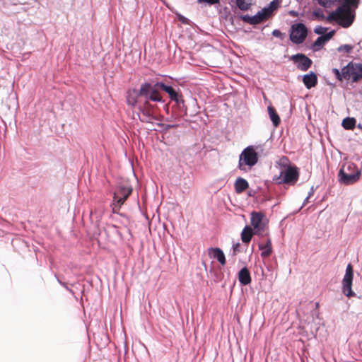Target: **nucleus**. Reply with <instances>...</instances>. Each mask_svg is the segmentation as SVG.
Listing matches in <instances>:
<instances>
[{
	"label": "nucleus",
	"mask_w": 362,
	"mask_h": 362,
	"mask_svg": "<svg viewBox=\"0 0 362 362\" xmlns=\"http://www.w3.org/2000/svg\"><path fill=\"white\" fill-rule=\"evenodd\" d=\"M160 90L166 93L170 100L173 101L182 95V91L176 84H170L163 81L144 82L141 84L139 90L134 91L135 95L146 96L152 102L164 103L165 100L160 93Z\"/></svg>",
	"instance_id": "nucleus-1"
},
{
	"label": "nucleus",
	"mask_w": 362,
	"mask_h": 362,
	"mask_svg": "<svg viewBox=\"0 0 362 362\" xmlns=\"http://www.w3.org/2000/svg\"><path fill=\"white\" fill-rule=\"evenodd\" d=\"M139 88H132L127 91V103L131 107H137L139 114H141L140 120L143 122H151L154 119L153 105L150 102L152 101L146 96L135 95L134 91L138 92Z\"/></svg>",
	"instance_id": "nucleus-2"
},
{
	"label": "nucleus",
	"mask_w": 362,
	"mask_h": 362,
	"mask_svg": "<svg viewBox=\"0 0 362 362\" xmlns=\"http://www.w3.org/2000/svg\"><path fill=\"white\" fill-rule=\"evenodd\" d=\"M355 14L349 4H342L327 17V21H337L343 28H349L354 21Z\"/></svg>",
	"instance_id": "nucleus-3"
},
{
	"label": "nucleus",
	"mask_w": 362,
	"mask_h": 362,
	"mask_svg": "<svg viewBox=\"0 0 362 362\" xmlns=\"http://www.w3.org/2000/svg\"><path fill=\"white\" fill-rule=\"evenodd\" d=\"M361 175V172L356 164L346 163L342 165L338 173L339 182L345 185L356 182Z\"/></svg>",
	"instance_id": "nucleus-4"
},
{
	"label": "nucleus",
	"mask_w": 362,
	"mask_h": 362,
	"mask_svg": "<svg viewBox=\"0 0 362 362\" xmlns=\"http://www.w3.org/2000/svg\"><path fill=\"white\" fill-rule=\"evenodd\" d=\"M258 162V154L254 146L244 148L239 156L238 168L242 171H247L246 166L250 169Z\"/></svg>",
	"instance_id": "nucleus-5"
},
{
	"label": "nucleus",
	"mask_w": 362,
	"mask_h": 362,
	"mask_svg": "<svg viewBox=\"0 0 362 362\" xmlns=\"http://www.w3.org/2000/svg\"><path fill=\"white\" fill-rule=\"evenodd\" d=\"M175 104L172 106L170 117L166 120L168 122L180 121L187 115V107L183 98V95L173 100Z\"/></svg>",
	"instance_id": "nucleus-6"
},
{
	"label": "nucleus",
	"mask_w": 362,
	"mask_h": 362,
	"mask_svg": "<svg viewBox=\"0 0 362 362\" xmlns=\"http://www.w3.org/2000/svg\"><path fill=\"white\" fill-rule=\"evenodd\" d=\"M308 35V28L303 23H296L291 25L290 29V40L296 44L303 43Z\"/></svg>",
	"instance_id": "nucleus-7"
},
{
	"label": "nucleus",
	"mask_w": 362,
	"mask_h": 362,
	"mask_svg": "<svg viewBox=\"0 0 362 362\" xmlns=\"http://www.w3.org/2000/svg\"><path fill=\"white\" fill-rule=\"evenodd\" d=\"M281 171L279 183L294 185L299 177L298 168L295 165H284Z\"/></svg>",
	"instance_id": "nucleus-8"
},
{
	"label": "nucleus",
	"mask_w": 362,
	"mask_h": 362,
	"mask_svg": "<svg viewBox=\"0 0 362 362\" xmlns=\"http://www.w3.org/2000/svg\"><path fill=\"white\" fill-rule=\"evenodd\" d=\"M354 279V269L351 264L346 266L345 274L341 282V291L344 295L348 298L354 297L356 293L352 290V283Z\"/></svg>",
	"instance_id": "nucleus-9"
},
{
	"label": "nucleus",
	"mask_w": 362,
	"mask_h": 362,
	"mask_svg": "<svg viewBox=\"0 0 362 362\" xmlns=\"http://www.w3.org/2000/svg\"><path fill=\"white\" fill-rule=\"evenodd\" d=\"M346 74V80H351L356 83L362 79V64L351 62L344 66Z\"/></svg>",
	"instance_id": "nucleus-10"
},
{
	"label": "nucleus",
	"mask_w": 362,
	"mask_h": 362,
	"mask_svg": "<svg viewBox=\"0 0 362 362\" xmlns=\"http://www.w3.org/2000/svg\"><path fill=\"white\" fill-rule=\"evenodd\" d=\"M264 218V214L262 212H252L251 224L253 226L255 235H262L264 233L267 224L263 221Z\"/></svg>",
	"instance_id": "nucleus-11"
},
{
	"label": "nucleus",
	"mask_w": 362,
	"mask_h": 362,
	"mask_svg": "<svg viewBox=\"0 0 362 362\" xmlns=\"http://www.w3.org/2000/svg\"><path fill=\"white\" fill-rule=\"evenodd\" d=\"M290 59L294 63L297 69L302 71H308L312 66L313 61L305 54L298 53L292 55Z\"/></svg>",
	"instance_id": "nucleus-12"
},
{
	"label": "nucleus",
	"mask_w": 362,
	"mask_h": 362,
	"mask_svg": "<svg viewBox=\"0 0 362 362\" xmlns=\"http://www.w3.org/2000/svg\"><path fill=\"white\" fill-rule=\"evenodd\" d=\"M209 255L211 258L217 259V261L221 264L225 265L226 260L225 255L221 249L219 247H210L208 250Z\"/></svg>",
	"instance_id": "nucleus-13"
},
{
	"label": "nucleus",
	"mask_w": 362,
	"mask_h": 362,
	"mask_svg": "<svg viewBox=\"0 0 362 362\" xmlns=\"http://www.w3.org/2000/svg\"><path fill=\"white\" fill-rule=\"evenodd\" d=\"M303 82L308 89L315 87L317 84V74L313 71H310L309 74H305L303 76Z\"/></svg>",
	"instance_id": "nucleus-14"
},
{
	"label": "nucleus",
	"mask_w": 362,
	"mask_h": 362,
	"mask_svg": "<svg viewBox=\"0 0 362 362\" xmlns=\"http://www.w3.org/2000/svg\"><path fill=\"white\" fill-rule=\"evenodd\" d=\"M238 280L240 284L243 286H247L251 283L252 279L250 273L247 267H243L239 271Z\"/></svg>",
	"instance_id": "nucleus-15"
},
{
	"label": "nucleus",
	"mask_w": 362,
	"mask_h": 362,
	"mask_svg": "<svg viewBox=\"0 0 362 362\" xmlns=\"http://www.w3.org/2000/svg\"><path fill=\"white\" fill-rule=\"evenodd\" d=\"M234 187L235 192L238 194H240L245 191L249 187V184L245 179L239 177L236 179L234 183Z\"/></svg>",
	"instance_id": "nucleus-16"
},
{
	"label": "nucleus",
	"mask_w": 362,
	"mask_h": 362,
	"mask_svg": "<svg viewBox=\"0 0 362 362\" xmlns=\"http://www.w3.org/2000/svg\"><path fill=\"white\" fill-rule=\"evenodd\" d=\"M259 250H262L261 256L262 257H269L272 252L271 239L268 238L264 245L262 243L259 244Z\"/></svg>",
	"instance_id": "nucleus-17"
},
{
	"label": "nucleus",
	"mask_w": 362,
	"mask_h": 362,
	"mask_svg": "<svg viewBox=\"0 0 362 362\" xmlns=\"http://www.w3.org/2000/svg\"><path fill=\"white\" fill-rule=\"evenodd\" d=\"M254 231L255 230L252 227L246 226L241 233L242 241L245 244H248L250 242L252 235H255Z\"/></svg>",
	"instance_id": "nucleus-18"
},
{
	"label": "nucleus",
	"mask_w": 362,
	"mask_h": 362,
	"mask_svg": "<svg viewBox=\"0 0 362 362\" xmlns=\"http://www.w3.org/2000/svg\"><path fill=\"white\" fill-rule=\"evenodd\" d=\"M132 192V188L120 186L118 189L114 193V198H117V196L121 197L122 199H127Z\"/></svg>",
	"instance_id": "nucleus-19"
},
{
	"label": "nucleus",
	"mask_w": 362,
	"mask_h": 362,
	"mask_svg": "<svg viewBox=\"0 0 362 362\" xmlns=\"http://www.w3.org/2000/svg\"><path fill=\"white\" fill-rule=\"evenodd\" d=\"M269 18L268 13H266L265 10L262 9L258 11L255 15L252 16V25L259 24Z\"/></svg>",
	"instance_id": "nucleus-20"
},
{
	"label": "nucleus",
	"mask_w": 362,
	"mask_h": 362,
	"mask_svg": "<svg viewBox=\"0 0 362 362\" xmlns=\"http://www.w3.org/2000/svg\"><path fill=\"white\" fill-rule=\"evenodd\" d=\"M267 110H268V113H269L270 119L272 120L274 126V127L279 126V124H280L281 119H280L279 115L276 112V110L274 109V107H273L272 105H269L267 107Z\"/></svg>",
	"instance_id": "nucleus-21"
},
{
	"label": "nucleus",
	"mask_w": 362,
	"mask_h": 362,
	"mask_svg": "<svg viewBox=\"0 0 362 362\" xmlns=\"http://www.w3.org/2000/svg\"><path fill=\"white\" fill-rule=\"evenodd\" d=\"M326 42L322 36L318 37L311 46V49L314 52L320 51L325 45Z\"/></svg>",
	"instance_id": "nucleus-22"
},
{
	"label": "nucleus",
	"mask_w": 362,
	"mask_h": 362,
	"mask_svg": "<svg viewBox=\"0 0 362 362\" xmlns=\"http://www.w3.org/2000/svg\"><path fill=\"white\" fill-rule=\"evenodd\" d=\"M356 120L354 117H346L342 121V127L345 129H353L356 126Z\"/></svg>",
	"instance_id": "nucleus-23"
},
{
	"label": "nucleus",
	"mask_w": 362,
	"mask_h": 362,
	"mask_svg": "<svg viewBox=\"0 0 362 362\" xmlns=\"http://www.w3.org/2000/svg\"><path fill=\"white\" fill-rule=\"evenodd\" d=\"M279 3L280 2L279 0H273L272 1L270 2L267 8H263L264 10H265L266 13H268L269 17L272 15L274 11L278 8Z\"/></svg>",
	"instance_id": "nucleus-24"
},
{
	"label": "nucleus",
	"mask_w": 362,
	"mask_h": 362,
	"mask_svg": "<svg viewBox=\"0 0 362 362\" xmlns=\"http://www.w3.org/2000/svg\"><path fill=\"white\" fill-rule=\"evenodd\" d=\"M332 72L334 74L336 78L339 81H343L344 79L346 80V74L344 70V67L339 71L338 69H333Z\"/></svg>",
	"instance_id": "nucleus-25"
},
{
	"label": "nucleus",
	"mask_w": 362,
	"mask_h": 362,
	"mask_svg": "<svg viewBox=\"0 0 362 362\" xmlns=\"http://www.w3.org/2000/svg\"><path fill=\"white\" fill-rule=\"evenodd\" d=\"M127 199H122L121 197L119 196H117V198H114V201L115 202L113 205V211L114 212H116V209H119L121 206L124 203V202L126 201Z\"/></svg>",
	"instance_id": "nucleus-26"
},
{
	"label": "nucleus",
	"mask_w": 362,
	"mask_h": 362,
	"mask_svg": "<svg viewBox=\"0 0 362 362\" xmlns=\"http://www.w3.org/2000/svg\"><path fill=\"white\" fill-rule=\"evenodd\" d=\"M236 4L237 6L241 10V11H247L250 7V4L246 3L245 0H236Z\"/></svg>",
	"instance_id": "nucleus-27"
},
{
	"label": "nucleus",
	"mask_w": 362,
	"mask_h": 362,
	"mask_svg": "<svg viewBox=\"0 0 362 362\" xmlns=\"http://www.w3.org/2000/svg\"><path fill=\"white\" fill-rule=\"evenodd\" d=\"M353 49V46L351 45H342L337 48L338 52H341L344 51L346 53L349 54Z\"/></svg>",
	"instance_id": "nucleus-28"
},
{
	"label": "nucleus",
	"mask_w": 362,
	"mask_h": 362,
	"mask_svg": "<svg viewBox=\"0 0 362 362\" xmlns=\"http://www.w3.org/2000/svg\"><path fill=\"white\" fill-rule=\"evenodd\" d=\"M327 30V28L322 27L321 25H317L314 28V33L317 35H320V36H321V35H324V33L326 32Z\"/></svg>",
	"instance_id": "nucleus-29"
},
{
	"label": "nucleus",
	"mask_w": 362,
	"mask_h": 362,
	"mask_svg": "<svg viewBox=\"0 0 362 362\" xmlns=\"http://www.w3.org/2000/svg\"><path fill=\"white\" fill-rule=\"evenodd\" d=\"M197 3L202 4L205 3L209 6L218 4L220 3L219 0H197Z\"/></svg>",
	"instance_id": "nucleus-30"
},
{
	"label": "nucleus",
	"mask_w": 362,
	"mask_h": 362,
	"mask_svg": "<svg viewBox=\"0 0 362 362\" xmlns=\"http://www.w3.org/2000/svg\"><path fill=\"white\" fill-rule=\"evenodd\" d=\"M334 34H335V30H332L329 33H326L325 35H322L321 36L323 37V39L327 42V41H329L334 36Z\"/></svg>",
	"instance_id": "nucleus-31"
},
{
	"label": "nucleus",
	"mask_w": 362,
	"mask_h": 362,
	"mask_svg": "<svg viewBox=\"0 0 362 362\" xmlns=\"http://www.w3.org/2000/svg\"><path fill=\"white\" fill-rule=\"evenodd\" d=\"M55 277H56V279H57V281L59 283V284H60V285H62V286H64V288H66V290H67L70 293H71L72 295H74V293L73 290H72V289H71V288H69L67 286V285H66V283H64V282L62 281L56 274H55Z\"/></svg>",
	"instance_id": "nucleus-32"
},
{
	"label": "nucleus",
	"mask_w": 362,
	"mask_h": 362,
	"mask_svg": "<svg viewBox=\"0 0 362 362\" xmlns=\"http://www.w3.org/2000/svg\"><path fill=\"white\" fill-rule=\"evenodd\" d=\"M272 35L276 37H279L280 38L281 40H283L284 39V34L282 33L278 29H275L272 31Z\"/></svg>",
	"instance_id": "nucleus-33"
},
{
	"label": "nucleus",
	"mask_w": 362,
	"mask_h": 362,
	"mask_svg": "<svg viewBox=\"0 0 362 362\" xmlns=\"http://www.w3.org/2000/svg\"><path fill=\"white\" fill-rule=\"evenodd\" d=\"M240 18L244 22H246L250 25H252V16H250V15H248V14L243 15Z\"/></svg>",
	"instance_id": "nucleus-34"
},
{
	"label": "nucleus",
	"mask_w": 362,
	"mask_h": 362,
	"mask_svg": "<svg viewBox=\"0 0 362 362\" xmlns=\"http://www.w3.org/2000/svg\"><path fill=\"white\" fill-rule=\"evenodd\" d=\"M178 20L183 24L189 25V20L185 17L184 16L179 14L177 16Z\"/></svg>",
	"instance_id": "nucleus-35"
},
{
	"label": "nucleus",
	"mask_w": 362,
	"mask_h": 362,
	"mask_svg": "<svg viewBox=\"0 0 362 362\" xmlns=\"http://www.w3.org/2000/svg\"><path fill=\"white\" fill-rule=\"evenodd\" d=\"M240 245L238 243L233 245V255H236L238 252H240Z\"/></svg>",
	"instance_id": "nucleus-36"
},
{
	"label": "nucleus",
	"mask_w": 362,
	"mask_h": 362,
	"mask_svg": "<svg viewBox=\"0 0 362 362\" xmlns=\"http://www.w3.org/2000/svg\"><path fill=\"white\" fill-rule=\"evenodd\" d=\"M313 15L315 16L317 18H320V19H324L325 18V15H324L322 11L320 10V9H319L317 11H315L313 12Z\"/></svg>",
	"instance_id": "nucleus-37"
},
{
	"label": "nucleus",
	"mask_w": 362,
	"mask_h": 362,
	"mask_svg": "<svg viewBox=\"0 0 362 362\" xmlns=\"http://www.w3.org/2000/svg\"><path fill=\"white\" fill-rule=\"evenodd\" d=\"M338 2H341L342 0H336ZM344 2L343 4H349L350 5V3H349V0H344ZM351 4L354 6H357V0H351Z\"/></svg>",
	"instance_id": "nucleus-38"
},
{
	"label": "nucleus",
	"mask_w": 362,
	"mask_h": 362,
	"mask_svg": "<svg viewBox=\"0 0 362 362\" xmlns=\"http://www.w3.org/2000/svg\"><path fill=\"white\" fill-rule=\"evenodd\" d=\"M332 2V0H320L319 4L322 6L325 7L327 4Z\"/></svg>",
	"instance_id": "nucleus-39"
},
{
	"label": "nucleus",
	"mask_w": 362,
	"mask_h": 362,
	"mask_svg": "<svg viewBox=\"0 0 362 362\" xmlns=\"http://www.w3.org/2000/svg\"><path fill=\"white\" fill-rule=\"evenodd\" d=\"M163 104V109L165 111V112L167 114H169V111H170V107H169V103H166L165 101L164 102Z\"/></svg>",
	"instance_id": "nucleus-40"
},
{
	"label": "nucleus",
	"mask_w": 362,
	"mask_h": 362,
	"mask_svg": "<svg viewBox=\"0 0 362 362\" xmlns=\"http://www.w3.org/2000/svg\"><path fill=\"white\" fill-rule=\"evenodd\" d=\"M315 190V188L313 186H312L308 194V197H311L313 195Z\"/></svg>",
	"instance_id": "nucleus-41"
},
{
	"label": "nucleus",
	"mask_w": 362,
	"mask_h": 362,
	"mask_svg": "<svg viewBox=\"0 0 362 362\" xmlns=\"http://www.w3.org/2000/svg\"><path fill=\"white\" fill-rule=\"evenodd\" d=\"M310 197H308V196H307V197L304 199L303 201V206H305L308 202V199H310Z\"/></svg>",
	"instance_id": "nucleus-42"
},
{
	"label": "nucleus",
	"mask_w": 362,
	"mask_h": 362,
	"mask_svg": "<svg viewBox=\"0 0 362 362\" xmlns=\"http://www.w3.org/2000/svg\"><path fill=\"white\" fill-rule=\"evenodd\" d=\"M254 193H255L254 192L249 191V192H248V196L252 197V196H253V195H254Z\"/></svg>",
	"instance_id": "nucleus-43"
},
{
	"label": "nucleus",
	"mask_w": 362,
	"mask_h": 362,
	"mask_svg": "<svg viewBox=\"0 0 362 362\" xmlns=\"http://www.w3.org/2000/svg\"><path fill=\"white\" fill-rule=\"evenodd\" d=\"M177 125L176 124H173V125H168V128H170V127H177Z\"/></svg>",
	"instance_id": "nucleus-44"
},
{
	"label": "nucleus",
	"mask_w": 362,
	"mask_h": 362,
	"mask_svg": "<svg viewBox=\"0 0 362 362\" xmlns=\"http://www.w3.org/2000/svg\"><path fill=\"white\" fill-rule=\"evenodd\" d=\"M291 13H292V15H295V12L294 11H291Z\"/></svg>",
	"instance_id": "nucleus-45"
},
{
	"label": "nucleus",
	"mask_w": 362,
	"mask_h": 362,
	"mask_svg": "<svg viewBox=\"0 0 362 362\" xmlns=\"http://www.w3.org/2000/svg\"><path fill=\"white\" fill-rule=\"evenodd\" d=\"M318 305H319V303H316V307H318Z\"/></svg>",
	"instance_id": "nucleus-46"
}]
</instances>
